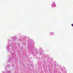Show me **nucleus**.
<instances>
[{
	"label": "nucleus",
	"instance_id": "f257e3e1",
	"mask_svg": "<svg viewBox=\"0 0 73 73\" xmlns=\"http://www.w3.org/2000/svg\"><path fill=\"white\" fill-rule=\"evenodd\" d=\"M71 25L73 27V24H72Z\"/></svg>",
	"mask_w": 73,
	"mask_h": 73
}]
</instances>
